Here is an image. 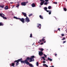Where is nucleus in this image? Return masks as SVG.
<instances>
[{
	"mask_svg": "<svg viewBox=\"0 0 67 67\" xmlns=\"http://www.w3.org/2000/svg\"><path fill=\"white\" fill-rule=\"evenodd\" d=\"M29 58H27L24 61L22 60V59L21 58L20 59H19V60H20V61H19V62H20L21 63H22V64H26L27 65H29V62H28V60H29Z\"/></svg>",
	"mask_w": 67,
	"mask_h": 67,
	"instance_id": "f257e3e1",
	"label": "nucleus"
},
{
	"mask_svg": "<svg viewBox=\"0 0 67 67\" xmlns=\"http://www.w3.org/2000/svg\"><path fill=\"white\" fill-rule=\"evenodd\" d=\"M14 19H16L20 20V21L22 22L23 24L24 23H25V21H25V19L24 18H18L14 16Z\"/></svg>",
	"mask_w": 67,
	"mask_h": 67,
	"instance_id": "f03ea898",
	"label": "nucleus"
},
{
	"mask_svg": "<svg viewBox=\"0 0 67 67\" xmlns=\"http://www.w3.org/2000/svg\"><path fill=\"white\" fill-rule=\"evenodd\" d=\"M35 58V57L33 55L30 58L29 57H27V58H29V59L30 60V61H29V62H34V58Z\"/></svg>",
	"mask_w": 67,
	"mask_h": 67,
	"instance_id": "7ed1b4c3",
	"label": "nucleus"
},
{
	"mask_svg": "<svg viewBox=\"0 0 67 67\" xmlns=\"http://www.w3.org/2000/svg\"><path fill=\"white\" fill-rule=\"evenodd\" d=\"M20 60H15V61H14V63L16 62V66H18L19 65V61H20Z\"/></svg>",
	"mask_w": 67,
	"mask_h": 67,
	"instance_id": "20e7f679",
	"label": "nucleus"
},
{
	"mask_svg": "<svg viewBox=\"0 0 67 67\" xmlns=\"http://www.w3.org/2000/svg\"><path fill=\"white\" fill-rule=\"evenodd\" d=\"M25 22L27 23H28L29 22H30V19L29 18L27 17L26 16V18L25 19Z\"/></svg>",
	"mask_w": 67,
	"mask_h": 67,
	"instance_id": "39448f33",
	"label": "nucleus"
},
{
	"mask_svg": "<svg viewBox=\"0 0 67 67\" xmlns=\"http://www.w3.org/2000/svg\"><path fill=\"white\" fill-rule=\"evenodd\" d=\"M45 39H44V37H43L42 39V45H43L44 43H46V41H45Z\"/></svg>",
	"mask_w": 67,
	"mask_h": 67,
	"instance_id": "423d86ee",
	"label": "nucleus"
},
{
	"mask_svg": "<svg viewBox=\"0 0 67 67\" xmlns=\"http://www.w3.org/2000/svg\"><path fill=\"white\" fill-rule=\"evenodd\" d=\"M44 9L45 10V11H46L47 12H48L49 11H50V12H51V10H47V8L46 7H45L44 8Z\"/></svg>",
	"mask_w": 67,
	"mask_h": 67,
	"instance_id": "0eeeda50",
	"label": "nucleus"
},
{
	"mask_svg": "<svg viewBox=\"0 0 67 67\" xmlns=\"http://www.w3.org/2000/svg\"><path fill=\"white\" fill-rule=\"evenodd\" d=\"M26 3L25 2H23L21 3V5H22L25 6V5H26Z\"/></svg>",
	"mask_w": 67,
	"mask_h": 67,
	"instance_id": "6e6552de",
	"label": "nucleus"
},
{
	"mask_svg": "<svg viewBox=\"0 0 67 67\" xmlns=\"http://www.w3.org/2000/svg\"><path fill=\"white\" fill-rule=\"evenodd\" d=\"M37 24L38 25L37 26V27H38V28H39L40 29H41V26H42L41 24Z\"/></svg>",
	"mask_w": 67,
	"mask_h": 67,
	"instance_id": "1a4fd4ad",
	"label": "nucleus"
},
{
	"mask_svg": "<svg viewBox=\"0 0 67 67\" xmlns=\"http://www.w3.org/2000/svg\"><path fill=\"white\" fill-rule=\"evenodd\" d=\"M39 54L40 56H42V51H39Z\"/></svg>",
	"mask_w": 67,
	"mask_h": 67,
	"instance_id": "9d476101",
	"label": "nucleus"
},
{
	"mask_svg": "<svg viewBox=\"0 0 67 67\" xmlns=\"http://www.w3.org/2000/svg\"><path fill=\"white\" fill-rule=\"evenodd\" d=\"M22 14H23L24 16L26 17V16H26V13L23 12H22Z\"/></svg>",
	"mask_w": 67,
	"mask_h": 67,
	"instance_id": "9b49d317",
	"label": "nucleus"
},
{
	"mask_svg": "<svg viewBox=\"0 0 67 67\" xmlns=\"http://www.w3.org/2000/svg\"><path fill=\"white\" fill-rule=\"evenodd\" d=\"M48 60H49L50 62H52V61L53 60L52 59H51V58L49 57L48 58Z\"/></svg>",
	"mask_w": 67,
	"mask_h": 67,
	"instance_id": "f8f14e48",
	"label": "nucleus"
},
{
	"mask_svg": "<svg viewBox=\"0 0 67 67\" xmlns=\"http://www.w3.org/2000/svg\"><path fill=\"white\" fill-rule=\"evenodd\" d=\"M5 10H8L9 9V7H8V6H6L4 8Z\"/></svg>",
	"mask_w": 67,
	"mask_h": 67,
	"instance_id": "ddd939ff",
	"label": "nucleus"
},
{
	"mask_svg": "<svg viewBox=\"0 0 67 67\" xmlns=\"http://www.w3.org/2000/svg\"><path fill=\"white\" fill-rule=\"evenodd\" d=\"M32 6V7H35V4L34 3H32L31 5Z\"/></svg>",
	"mask_w": 67,
	"mask_h": 67,
	"instance_id": "4468645a",
	"label": "nucleus"
},
{
	"mask_svg": "<svg viewBox=\"0 0 67 67\" xmlns=\"http://www.w3.org/2000/svg\"><path fill=\"white\" fill-rule=\"evenodd\" d=\"M43 66L44 67L45 66L46 67H48V65H46V64H43Z\"/></svg>",
	"mask_w": 67,
	"mask_h": 67,
	"instance_id": "2eb2a0df",
	"label": "nucleus"
},
{
	"mask_svg": "<svg viewBox=\"0 0 67 67\" xmlns=\"http://www.w3.org/2000/svg\"><path fill=\"white\" fill-rule=\"evenodd\" d=\"M43 66L44 67L45 66L46 67H48V65H46V64H43Z\"/></svg>",
	"mask_w": 67,
	"mask_h": 67,
	"instance_id": "dca6fc26",
	"label": "nucleus"
},
{
	"mask_svg": "<svg viewBox=\"0 0 67 67\" xmlns=\"http://www.w3.org/2000/svg\"><path fill=\"white\" fill-rule=\"evenodd\" d=\"M15 65V63H12L11 66H14Z\"/></svg>",
	"mask_w": 67,
	"mask_h": 67,
	"instance_id": "f3484780",
	"label": "nucleus"
},
{
	"mask_svg": "<svg viewBox=\"0 0 67 67\" xmlns=\"http://www.w3.org/2000/svg\"><path fill=\"white\" fill-rule=\"evenodd\" d=\"M29 66H30V67H33V65H32V64H30V63H29Z\"/></svg>",
	"mask_w": 67,
	"mask_h": 67,
	"instance_id": "a211bd4d",
	"label": "nucleus"
},
{
	"mask_svg": "<svg viewBox=\"0 0 67 67\" xmlns=\"http://www.w3.org/2000/svg\"><path fill=\"white\" fill-rule=\"evenodd\" d=\"M3 24L2 23H0V26H3Z\"/></svg>",
	"mask_w": 67,
	"mask_h": 67,
	"instance_id": "6ab92c4d",
	"label": "nucleus"
},
{
	"mask_svg": "<svg viewBox=\"0 0 67 67\" xmlns=\"http://www.w3.org/2000/svg\"><path fill=\"white\" fill-rule=\"evenodd\" d=\"M20 6V4H18L16 6V7H17V8H18Z\"/></svg>",
	"mask_w": 67,
	"mask_h": 67,
	"instance_id": "aec40b11",
	"label": "nucleus"
},
{
	"mask_svg": "<svg viewBox=\"0 0 67 67\" xmlns=\"http://www.w3.org/2000/svg\"><path fill=\"white\" fill-rule=\"evenodd\" d=\"M2 18H3L4 19H5L6 20L7 19V18L5 17H4V16H3Z\"/></svg>",
	"mask_w": 67,
	"mask_h": 67,
	"instance_id": "412c9836",
	"label": "nucleus"
},
{
	"mask_svg": "<svg viewBox=\"0 0 67 67\" xmlns=\"http://www.w3.org/2000/svg\"><path fill=\"white\" fill-rule=\"evenodd\" d=\"M40 1H41L40 3V5H42V0H40Z\"/></svg>",
	"mask_w": 67,
	"mask_h": 67,
	"instance_id": "4be33fe9",
	"label": "nucleus"
},
{
	"mask_svg": "<svg viewBox=\"0 0 67 67\" xmlns=\"http://www.w3.org/2000/svg\"><path fill=\"white\" fill-rule=\"evenodd\" d=\"M63 9L64 11H67V9L65 8H64Z\"/></svg>",
	"mask_w": 67,
	"mask_h": 67,
	"instance_id": "5701e85b",
	"label": "nucleus"
},
{
	"mask_svg": "<svg viewBox=\"0 0 67 67\" xmlns=\"http://www.w3.org/2000/svg\"><path fill=\"white\" fill-rule=\"evenodd\" d=\"M42 58L44 60H46L45 59V57H42Z\"/></svg>",
	"mask_w": 67,
	"mask_h": 67,
	"instance_id": "b1692460",
	"label": "nucleus"
},
{
	"mask_svg": "<svg viewBox=\"0 0 67 67\" xmlns=\"http://www.w3.org/2000/svg\"><path fill=\"white\" fill-rule=\"evenodd\" d=\"M0 16H1L2 18V17H3V16L2 15V14H1L0 13Z\"/></svg>",
	"mask_w": 67,
	"mask_h": 67,
	"instance_id": "393cba45",
	"label": "nucleus"
},
{
	"mask_svg": "<svg viewBox=\"0 0 67 67\" xmlns=\"http://www.w3.org/2000/svg\"><path fill=\"white\" fill-rule=\"evenodd\" d=\"M51 6H48V9H51Z\"/></svg>",
	"mask_w": 67,
	"mask_h": 67,
	"instance_id": "a878e982",
	"label": "nucleus"
},
{
	"mask_svg": "<svg viewBox=\"0 0 67 67\" xmlns=\"http://www.w3.org/2000/svg\"><path fill=\"white\" fill-rule=\"evenodd\" d=\"M39 50H40V51H42V48H38Z\"/></svg>",
	"mask_w": 67,
	"mask_h": 67,
	"instance_id": "bb28decb",
	"label": "nucleus"
},
{
	"mask_svg": "<svg viewBox=\"0 0 67 67\" xmlns=\"http://www.w3.org/2000/svg\"><path fill=\"white\" fill-rule=\"evenodd\" d=\"M40 41L38 42V43H41L42 42V40H40Z\"/></svg>",
	"mask_w": 67,
	"mask_h": 67,
	"instance_id": "cd10ccee",
	"label": "nucleus"
},
{
	"mask_svg": "<svg viewBox=\"0 0 67 67\" xmlns=\"http://www.w3.org/2000/svg\"><path fill=\"white\" fill-rule=\"evenodd\" d=\"M62 40H66V38L65 37H64L63 39H62Z\"/></svg>",
	"mask_w": 67,
	"mask_h": 67,
	"instance_id": "c85d7f7f",
	"label": "nucleus"
},
{
	"mask_svg": "<svg viewBox=\"0 0 67 67\" xmlns=\"http://www.w3.org/2000/svg\"><path fill=\"white\" fill-rule=\"evenodd\" d=\"M36 65V66H38V62H37Z\"/></svg>",
	"mask_w": 67,
	"mask_h": 67,
	"instance_id": "c756f323",
	"label": "nucleus"
},
{
	"mask_svg": "<svg viewBox=\"0 0 67 67\" xmlns=\"http://www.w3.org/2000/svg\"><path fill=\"white\" fill-rule=\"evenodd\" d=\"M30 37H32V34H31L30 35Z\"/></svg>",
	"mask_w": 67,
	"mask_h": 67,
	"instance_id": "7c9ffc66",
	"label": "nucleus"
},
{
	"mask_svg": "<svg viewBox=\"0 0 67 67\" xmlns=\"http://www.w3.org/2000/svg\"><path fill=\"white\" fill-rule=\"evenodd\" d=\"M4 6V5H3V6L0 5V7H1L2 8H4V7H3Z\"/></svg>",
	"mask_w": 67,
	"mask_h": 67,
	"instance_id": "2f4dec72",
	"label": "nucleus"
},
{
	"mask_svg": "<svg viewBox=\"0 0 67 67\" xmlns=\"http://www.w3.org/2000/svg\"><path fill=\"white\" fill-rule=\"evenodd\" d=\"M32 14H30L29 16V17H30L31 16H32Z\"/></svg>",
	"mask_w": 67,
	"mask_h": 67,
	"instance_id": "473e14b6",
	"label": "nucleus"
},
{
	"mask_svg": "<svg viewBox=\"0 0 67 67\" xmlns=\"http://www.w3.org/2000/svg\"><path fill=\"white\" fill-rule=\"evenodd\" d=\"M45 2V1H43L42 2V5L44 4V3Z\"/></svg>",
	"mask_w": 67,
	"mask_h": 67,
	"instance_id": "72a5a7b5",
	"label": "nucleus"
},
{
	"mask_svg": "<svg viewBox=\"0 0 67 67\" xmlns=\"http://www.w3.org/2000/svg\"><path fill=\"white\" fill-rule=\"evenodd\" d=\"M44 4V5H47V3L46 2Z\"/></svg>",
	"mask_w": 67,
	"mask_h": 67,
	"instance_id": "f704fd0d",
	"label": "nucleus"
},
{
	"mask_svg": "<svg viewBox=\"0 0 67 67\" xmlns=\"http://www.w3.org/2000/svg\"><path fill=\"white\" fill-rule=\"evenodd\" d=\"M39 17L40 18V19H42V16L41 15H40L39 16Z\"/></svg>",
	"mask_w": 67,
	"mask_h": 67,
	"instance_id": "c9c22d12",
	"label": "nucleus"
},
{
	"mask_svg": "<svg viewBox=\"0 0 67 67\" xmlns=\"http://www.w3.org/2000/svg\"><path fill=\"white\" fill-rule=\"evenodd\" d=\"M43 56L45 57H46L47 56V55H45V54H43Z\"/></svg>",
	"mask_w": 67,
	"mask_h": 67,
	"instance_id": "e433bc0d",
	"label": "nucleus"
},
{
	"mask_svg": "<svg viewBox=\"0 0 67 67\" xmlns=\"http://www.w3.org/2000/svg\"><path fill=\"white\" fill-rule=\"evenodd\" d=\"M53 3H54V4H57V2H54Z\"/></svg>",
	"mask_w": 67,
	"mask_h": 67,
	"instance_id": "4c0bfd02",
	"label": "nucleus"
},
{
	"mask_svg": "<svg viewBox=\"0 0 67 67\" xmlns=\"http://www.w3.org/2000/svg\"><path fill=\"white\" fill-rule=\"evenodd\" d=\"M66 42V41H64L63 42V44H64V43H65Z\"/></svg>",
	"mask_w": 67,
	"mask_h": 67,
	"instance_id": "58836bf2",
	"label": "nucleus"
},
{
	"mask_svg": "<svg viewBox=\"0 0 67 67\" xmlns=\"http://www.w3.org/2000/svg\"><path fill=\"white\" fill-rule=\"evenodd\" d=\"M43 63L44 64L45 63H46V62H45V61H43Z\"/></svg>",
	"mask_w": 67,
	"mask_h": 67,
	"instance_id": "ea45409f",
	"label": "nucleus"
},
{
	"mask_svg": "<svg viewBox=\"0 0 67 67\" xmlns=\"http://www.w3.org/2000/svg\"><path fill=\"white\" fill-rule=\"evenodd\" d=\"M64 34H61V35L62 36H64Z\"/></svg>",
	"mask_w": 67,
	"mask_h": 67,
	"instance_id": "a19ab883",
	"label": "nucleus"
},
{
	"mask_svg": "<svg viewBox=\"0 0 67 67\" xmlns=\"http://www.w3.org/2000/svg\"><path fill=\"white\" fill-rule=\"evenodd\" d=\"M49 14H51V12L50 11V12H49Z\"/></svg>",
	"mask_w": 67,
	"mask_h": 67,
	"instance_id": "79ce46f5",
	"label": "nucleus"
},
{
	"mask_svg": "<svg viewBox=\"0 0 67 67\" xmlns=\"http://www.w3.org/2000/svg\"><path fill=\"white\" fill-rule=\"evenodd\" d=\"M46 2H48V0H45Z\"/></svg>",
	"mask_w": 67,
	"mask_h": 67,
	"instance_id": "37998d69",
	"label": "nucleus"
},
{
	"mask_svg": "<svg viewBox=\"0 0 67 67\" xmlns=\"http://www.w3.org/2000/svg\"><path fill=\"white\" fill-rule=\"evenodd\" d=\"M10 4H12V3H13V2H10Z\"/></svg>",
	"mask_w": 67,
	"mask_h": 67,
	"instance_id": "c03bdc74",
	"label": "nucleus"
},
{
	"mask_svg": "<svg viewBox=\"0 0 67 67\" xmlns=\"http://www.w3.org/2000/svg\"><path fill=\"white\" fill-rule=\"evenodd\" d=\"M58 30L59 31H60V28H58Z\"/></svg>",
	"mask_w": 67,
	"mask_h": 67,
	"instance_id": "a18cd8bd",
	"label": "nucleus"
},
{
	"mask_svg": "<svg viewBox=\"0 0 67 67\" xmlns=\"http://www.w3.org/2000/svg\"><path fill=\"white\" fill-rule=\"evenodd\" d=\"M39 45H42V42L41 43H40Z\"/></svg>",
	"mask_w": 67,
	"mask_h": 67,
	"instance_id": "49530a36",
	"label": "nucleus"
},
{
	"mask_svg": "<svg viewBox=\"0 0 67 67\" xmlns=\"http://www.w3.org/2000/svg\"><path fill=\"white\" fill-rule=\"evenodd\" d=\"M55 56H56L57 55V54H55V55H54Z\"/></svg>",
	"mask_w": 67,
	"mask_h": 67,
	"instance_id": "de8ad7c7",
	"label": "nucleus"
},
{
	"mask_svg": "<svg viewBox=\"0 0 67 67\" xmlns=\"http://www.w3.org/2000/svg\"><path fill=\"white\" fill-rule=\"evenodd\" d=\"M39 7H40V8H41V5H40L39 6Z\"/></svg>",
	"mask_w": 67,
	"mask_h": 67,
	"instance_id": "09e8293b",
	"label": "nucleus"
},
{
	"mask_svg": "<svg viewBox=\"0 0 67 67\" xmlns=\"http://www.w3.org/2000/svg\"><path fill=\"white\" fill-rule=\"evenodd\" d=\"M54 66H50V67H54Z\"/></svg>",
	"mask_w": 67,
	"mask_h": 67,
	"instance_id": "8fccbe9b",
	"label": "nucleus"
},
{
	"mask_svg": "<svg viewBox=\"0 0 67 67\" xmlns=\"http://www.w3.org/2000/svg\"><path fill=\"white\" fill-rule=\"evenodd\" d=\"M3 14V16H4V14Z\"/></svg>",
	"mask_w": 67,
	"mask_h": 67,
	"instance_id": "3c124183",
	"label": "nucleus"
},
{
	"mask_svg": "<svg viewBox=\"0 0 67 67\" xmlns=\"http://www.w3.org/2000/svg\"><path fill=\"white\" fill-rule=\"evenodd\" d=\"M48 59L47 60H46V61H48Z\"/></svg>",
	"mask_w": 67,
	"mask_h": 67,
	"instance_id": "603ef678",
	"label": "nucleus"
},
{
	"mask_svg": "<svg viewBox=\"0 0 67 67\" xmlns=\"http://www.w3.org/2000/svg\"><path fill=\"white\" fill-rule=\"evenodd\" d=\"M41 58H42V57H41Z\"/></svg>",
	"mask_w": 67,
	"mask_h": 67,
	"instance_id": "864d4df0",
	"label": "nucleus"
},
{
	"mask_svg": "<svg viewBox=\"0 0 67 67\" xmlns=\"http://www.w3.org/2000/svg\"><path fill=\"white\" fill-rule=\"evenodd\" d=\"M44 50V49H42V51H43Z\"/></svg>",
	"mask_w": 67,
	"mask_h": 67,
	"instance_id": "5fc2aeb1",
	"label": "nucleus"
},
{
	"mask_svg": "<svg viewBox=\"0 0 67 67\" xmlns=\"http://www.w3.org/2000/svg\"><path fill=\"white\" fill-rule=\"evenodd\" d=\"M43 52H42V55H43Z\"/></svg>",
	"mask_w": 67,
	"mask_h": 67,
	"instance_id": "6e6d98bb",
	"label": "nucleus"
},
{
	"mask_svg": "<svg viewBox=\"0 0 67 67\" xmlns=\"http://www.w3.org/2000/svg\"><path fill=\"white\" fill-rule=\"evenodd\" d=\"M66 33H67V30H66Z\"/></svg>",
	"mask_w": 67,
	"mask_h": 67,
	"instance_id": "4d7b16f0",
	"label": "nucleus"
},
{
	"mask_svg": "<svg viewBox=\"0 0 67 67\" xmlns=\"http://www.w3.org/2000/svg\"><path fill=\"white\" fill-rule=\"evenodd\" d=\"M42 19H43V17H42Z\"/></svg>",
	"mask_w": 67,
	"mask_h": 67,
	"instance_id": "13d9d810",
	"label": "nucleus"
},
{
	"mask_svg": "<svg viewBox=\"0 0 67 67\" xmlns=\"http://www.w3.org/2000/svg\"><path fill=\"white\" fill-rule=\"evenodd\" d=\"M44 0H42V1H43Z\"/></svg>",
	"mask_w": 67,
	"mask_h": 67,
	"instance_id": "bf43d9fd",
	"label": "nucleus"
},
{
	"mask_svg": "<svg viewBox=\"0 0 67 67\" xmlns=\"http://www.w3.org/2000/svg\"><path fill=\"white\" fill-rule=\"evenodd\" d=\"M41 60H42V59H41Z\"/></svg>",
	"mask_w": 67,
	"mask_h": 67,
	"instance_id": "052dcab7",
	"label": "nucleus"
},
{
	"mask_svg": "<svg viewBox=\"0 0 67 67\" xmlns=\"http://www.w3.org/2000/svg\"><path fill=\"white\" fill-rule=\"evenodd\" d=\"M10 65L11 66V65L10 64Z\"/></svg>",
	"mask_w": 67,
	"mask_h": 67,
	"instance_id": "680f3d73",
	"label": "nucleus"
},
{
	"mask_svg": "<svg viewBox=\"0 0 67 67\" xmlns=\"http://www.w3.org/2000/svg\"><path fill=\"white\" fill-rule=\"evenodd\" d=\"M66 1L67 2V0H66Z\"/></svg>",
	"mask_w": 67,
	"mask_h": 67,
	"instance_id": "e2e57ef3",
	"label": "nucleus"
}]
</instances>
